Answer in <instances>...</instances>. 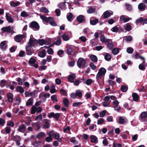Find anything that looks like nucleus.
<instances>
[{
	"label": "nucleus",
	"mask_w": 147,
	"mask_h": 147,
	"mask_svg": "<svg viewBox=\"0 0 147 147\" xmlns=\"http://www.w3.org/2000/svg\"><path fill=\"white\" fill-rule=\"evenodd\" d=\"M40 17L44 22L47 23L49 22L51 25L54 26H56L57 25L54 20L52 18L49 17L48 18L42 15L40 16Z\"/></svg>",
	"instance_id": "nucleus-1"
},
{
	"label": "nucleus",
	"mask_w": 147,
	"mask_h": 147,
	"mask_svg": "<svg viewBox=\"0 0 147 147\" xmlns=\"http://www.w3.org/2000/svg\"><path fill=\"white\" fill-rule=\"evenodd\" d=\"M106 72V69L103 67H101L99 69L98 72L96 76L97 82H98L99 80L102 78V76L105 75Z\"/></svg>",
	"instance_id": "nucleus-2"
},
{
	"label": "nucleus",
	"mask_w": 147,
	"mask_h": 147,
	"mask_svg": "<svg viewBox=\"0 0 147 147\" xmlns=\"http://www.w3.org/2000/svg\"><path fill=\"white\" fill-rule=\"evenodd\" d=\"M86 61L84 58H79L77 62V65L80 68H83L86 67Z\"/></svg>",
	"instance_id": "nucleus-3"
},
{
	"label": "nucleus",
	"mask_w": 147,
	"mask_h": 147,
	"mask_svg": "<svg viewBox=\"0 0 147 147\" xmlns=\"http://www.w3.org/2000/svg\"><path fill=\"white\" fill-rule=\"evenodd\" d=\"M42 110V109L40 107H36L34 106H33L32 107L31 113L32 114H34L36 112L37 113H40Z\"/></svg>",
	"instance_id": "nucleus-4"
},
{
	"label": "nucleus",
	"mask_w": 147,
	"mask_h": 147,
	"mask_svg": "<svg viewBox=\"0 0 147 147\" xmlns=\"http://www.w3.org/2000/svg\"><path fill=\"white\" fill-rule=\"evenodd\" d=\"M25 49L26 54L28 55H31L34 52L32 47L26 45Z\"/></svg>",
	"instance_id": "nucleus-5"
},
{
	"label": "nucleus",
	"mask_w": 147,
	"mask_h": 147,
	"mask_svg": "<svg viewBox=\"0 0 147 147\" xmlns=\"http://www.w3.org/2000/svg\"><path fill=\"white\" fill-rule=\"evenodd\" d=\"M29 26L31 28H34L37 30L40 29V26L38 24L36 21H33L31 22Z\"/></svg>",
	"instance_id": "nucleus-6"
},
{
	"label": "nucleus",
	"mask_w": 147,
	"mask_h": 147,
	"mask_svg": "<svg viewBox=\"0 0 147 147\" xmlns=\"http://www.w3.org/2000/svg\"><path fill=\"white\" fill-rule=\"evenodd\" d=\"M38 43V41L37 40L30 38L27 45L33 47L35 46Z\"/></svg>",
	"instance_id": "nucleus-7"
},
{
	"label": "nucleus",
	"mask_w": 147,
	"mask_h": 147,
	"mask_svg": "<svg viewBox=\"0 0 147 147\" xmlns=\"http://www.w3.org/2000/svg\"><path fill=\"white\" fill-rule=\"evenodd\" d=\"M1 30L3 32L11 33L12 34H13L14 32L13 30L11 29L10 26L3 27L1 29Z\"/></svg>",
	"instance_id": "nucleus-8"
},
{
	"label": "nucleus",
	"mask_w": 147,
	"mask_h": 147,
	"mask_svg": "<svg viewBox=\"0 0 147 147\" xmlns=\"http://www.w3.org/2000/svg\"><path fill=\"white\" fill-rule=\"evenodd\" d=\"M135 22L136 24L140 23L141 24L143 25L144 24H147V18H144L141 17L136 20Z\"/></svg>",
	"instance_id": "nucleus-9"
},
{
	"label": "nucleus",
	"mask_w": 147,
	"mask_h": 147,
	"mask_svg": "<svg viewBox=\"0 0 147 147\" xmlns=\"http://www.w3.org/2000/svg\"><path fill=\"white\" fill-rule=\"evenodd\" d=\"M60 113H57L55 114L53 112L51 113L48 115V117L51 118V117H53L55 118L56 121H58L59 119V118L60 117Z\"/></svg>",
	"instance_id": "nucleus-10"
},
{
	"label": "nucleus",
	"mask_w": 147,
	"mask_h": 147,
	"mask_svg": "<svg viewBox=\"0 0 147 147\" xmlns=\"http://www.w3.org/2000/svg\"><path fill=\"white\" fill-rule=\"evenodd\" d=\"M24 37L25 36L24 35L19 34L15 36L14 39L16 42H20Z\"/></svg>",
	"instance_id": "nucleus-11"
},
{
	"label": "nucleus",
	"mask_w": 147,
	"mask_h": 147,
	"mask_svg": "<svg viewBox=\"0 0 147 147\" xmlns=\"http://www.w3.org/2000/svg\"><path fill=\"white\" fill-rule=\"evenodd\" d=\"M76 20L80 23L85 22H86L85 17L82 15H80L77 17Z\"/></svg>",
	"instance_id": "nucleus-12"
},
{
	"label": "nucleus",
	"mask_w": 147,
	"mask_h": 147,
	"mask_svg": "<svg viewBox=\"0 0 147 147\" xmlns=\"http://www.w3.org/2000/svg\"><path fill=\"white\" fill-rule=\"evenodd\" d=\"M140 119L143 121H147V113L146 112H143L142 113L140 114Z\"/></svg>",
	"instance_id": "nucleus-13"
},
{
	"label": "nucleus",
	"mask_w": 147,
	"mask_h": 147,
	"mask_svg": "<svg viewBox=\"0 0 147 147\" xmlns=\"http://www.w3.org/2000/svg\"><path fill=\"white\" fill-rule=\"evenodd\" d=\"M7 96L9 102H13V95L10 92H8L7 94Z\"/></svg>",
	"instance_id": "nucleus-14"
},
{
	"label": "nucleus",
	"mask_w": 147,
	"mask_h": 147,
	"mask_svg": "<svg viewBox=\"0 0 147 147\" xmlns=\"http://www.w3.org/2000/svg\"><path fill=\"white\" fill-rule=\"evenodd\" d=\"M26 127L24 124H22L20 126L18 129V130L19 131L24 133L26 130Z\"/></svg>",
	"instance_id": "nucleus-15"
},
{
	"label": "nucleus",
	"mask_w": 147,
	"mask_h": 147,
	"mask_svg": "<svg viewBox=\"0 0 147 147\" xmlns=\"http://www.w3.org/2000/svg\"><path fill=\"white\" fill-rule=\"evenodd\" d=\"M6 41H4L1 42L0 44V48L3 51L5 50L7 48V45H5Z\"/></svg>",
	"instance_id": "nucleus-16"
},
{
	"label": "nucleus",
	"mask_w": 147,
	"mask_h": 147,
	"mask_svg": "<svg viewBox=\"0 0 147 147\" xmlns=\"http://www.w3.org/2000/svg\"><path fill=\"white\" fill-rule=\"evenodd\" d=\"M5 17L9 23H13V20L11 17V15L9 13H6Z\"/></svg>",
	"instance_id": "nucleus-17"
},
{
	"label": "nucleus",
	"mask_w": 147,
	"mask_h": 147,
	"mask_svg": "<svg viewBox=\"0 0 147 147\" xmlns=\"http://www.w3.org/2000/svg\"><path fill=\"white\" fill-rule=\"evenodd\" d=\"M113 14V13L110 12L108 11H106L103 13V18L105 19L110 17L111 15Z\"/></svg>",
	"instance_id": "nucleus-18"
},
{
	"label": "nucleus",
	"mask_w": 147,
	"mask_h": 147,
	"mask_svg": "<svg viewBox=\"0 0 147 147\" xmlns=\"http://www.w3.org/2000/svg\"><path fill=\"white\" fill-rule=\"evenodd\" d=\"M46 50L45 49H43L38 53V55L40 57L43 58L46 56Z\"/></svg>",
	"instance_id": "nucleus-19"
},
{
	"label": "nucleus",
	"mask_w": 147,
	"mask_h": 147,
	"mask_svg": "<svg viewBox=\"0 0 147 147\" xmlns=\"http://www.w3.org/2000/svg\"><path fill=\"white\" fill-rule=\"evenodd\" d=\"M146 7V5L144 3H141L138 5V8L140 10H145Z\"/></svg>",
	"instance_id": "nucleus-20"
},
{
	"label": "nucleus",
	"mask_w": 147,
	"mask_h": 147,
	"mask_svg": "<svg viewBox=\"0 0 147 147\" xmlns=\"http://www.w3.org/2000/svg\"><path fill=\"white\" fill-rule=\"evenodd\" d=\"M32 125L36 130H38L40 128V124L37 122L33 123Z\"/></svg>",
	"instance_id": "nucleus-21"
},
{
	"label": "nucleus",
	"mask_w": 147,
	"mask_h": 147,
	"mask_svg": "<svg viewBox=\"0 0 147 147\" xmlns=\"http://www.w3.org/2000/svg\"><path fill=\"white\" fill-rule=\"evenodd\" d=\"M76 77V75L75 74H73L72 75L69 76L68 79V80L71 82H73L74 78Z\"/></svg>",
	"instance_id": "nucleus-22"
},
{
	"label": "nucleus",
	"mask_w": 147,
	"mask_h": 147,
	"mask_svg": "<svg viewBox=\"0 0 147 147\" xmlns=\"http://www.w3.org/2000/svg\"><path fill=\"white\" fill-rule=\"evenodd\" d=\"M44 121H45V124L43 125V127L46 129L49 128L50 127V124L48 122L49 120L47 119H44Z\"/></svg>",
	"instance_id": "nucleus-23"
},
{
	"label": "nucleus",
	"mask_w": 147,
	"mask_h": 147,
	"mask_svg": "<svg viewBox=\"0 0 147 147\" xmlns=\"http://www.w3.org/2000/svg\"><path fill=\"white\" fill-rule=\"evenodd\" d=\"M73 16L72 13H67V18L68 21L71 22L73 19Z\"/></svg>",
	"instance_id": "nucleus-24"
},
{
	"label": "nucleus",
	"mask_w": 147,
	"mask_h": 147,
	"mask_svg": "<svg viewBox=\"0 0 147 147\" xmlns=\"http://www.w3.org/2000/svg\"><path fill=\"white\" fill-rule=\"evenodd\" d=\"M132 97L133 100L136 101H137L138 100L139 98V96L138 94L135 92H134L132 94Z\"/></svg>",
	"instance_id": "nucleus-25"
},
{
	"label": "nucleus",
	"mask_w": 147,
	"mask_h": 147,
	"mask_svg": "<svg viewBox=\"0 0 147 147\" xmlns=\"http://www.w3.org/2000/svg\"><path fill=\"white\" fill-rule=\"evenodd\" d=\"M63 104L64 106L67 107L69 106V100L67 98H64L63 101Z\"/></svg>",
	"instance_id": "nucleus-26"
},
{
	"label": "nucleus",
	"mask_w": 147,
	"mask_h": 147,
	"mask_svg": "<svg viewBox=\"0 0 147 147\" xmlns=\"http://www.w3.org/2000/svg\"><path fill=\"white\" fill-rule=\"evenodd\" d=\"M124 28L125 30L127 31H129L132 29L131 25L129 23H127L124 26Z\"/></svg>",
	"instance_id": "nucleus-27"
},
{
	"label": "nucleus",
	"mask_w": 147,
	"mask_h": 147,
	"mask_svg": "<svg viewBox=\"0 0 147 147\" xmlns=\"http://www.w3.org/2000/svg\"><path fill=\"white\" fill-rule=\"evenodd\" d=\"M46 136L45 134L43 132H40L36 136V137L38 139H40Z\"/></svg>",
	"instance_id": "nucleus-28"
},
{
	"label": "nucleus",
	"mask_w": 147,
	"mask_h": 147,
	"mask_svg": "<svg viewBox=\"0 0 147 147\" xmlns=\"http://www.w3.org/2000/svg\"><path fill=\"white\" fill-rule=\"evenodd\" d=\"M90 58L91 60L94 62H97L98 61V58L97 57L94 55H91L90 57Z\"/></svg>",
	"instance_id": "nucleus-29"
},
{
	"label": "nucleus",
	"mask_w": 147,
	"mask_h": 147,
	"mask_svg": "<svg viewBox=\"0 0 147 147\" xmlns=\"http://www.w3.org/2000/svg\"><path fill=\"white\" fill-rule=\"evenodd\" d=\"M90 138L91 142L96 143L98 141L97 138L94 135H91Z\"/></svg>",
	"instance_id": "nucleus-30"
},
{
	"label": "nucleus",
	"mask_w": 147,
	"mask_h": 147,
	"mask_svg": "<svg viewBox=\"0 0 147 147\" xmlns=\"http://www.w3.org/2000/svg\"><path fill=\"white\" fill-rule=\"evenodd\" d=\"M16 91L17 92H19L21 93H23L24 92V90L22 86H18L16 88Z\"/></svg>",
	"instance_id": "nucleus-31"
},
{
	"label": "nucleus",
	"mask_w": 147,
	"mask_h": 147,
	"mask_svg": "<svg viewBox=\"0 0 147 147\" xmlns=\"http://www.w3.org/2000/svg\"><path fill=\"white\" fill-rule=\"evenodd\" d=\"M58 7L61 9H65L66 8V5H64L62 2L59 3L58 5Z\"/></svg>",
	"instance_id": "nucleus-32"
},
{
	"label": "nucleus",
	"mask_w": 147,
	"mask_h": 147,
	"mask_svg": "<svg viewBox=\"0 0 147 147\" xmlns=\"http://www.w3.org/2000/svg\"><path fill=\"white\" fill-rule=\"evenodd\" d=\"M36 60L32 58H31L29 60L28 63L30 65V66H33V65H34L36 62Z\"/></svg>",
	"instance_id": "nucleus-33"
},
{
	"label": "nucleus",
	"mask_w": 147,
	"mask_h": 147,
	"mask_svg": "<svg viewBox=\"0 0 147 147\" xmlns=\"http://www.w3.org/2000/svg\"><path fill=\"white\" fill-rule=\"evenodd\" d=\"M125 123V119L123 118L122 117L120 116L119 119V123L120 124H124Z\"/></svg>",
	"instance_id": "nucleus-34"
},
{
	"label": "nucleus",
	"mask_w": 147,
	"mask_h": 147,
	"mask_svg": "<svg viewBox=\"0 0 147 147\" xmlns=\"http://www.w3.org/2000/svg\"><path fill=\"white\" fill-rule=\"evenodd\" d=\"M67 52L68 55H71L73 53V49L71 47H69L67 49Z\"/></svg>",
	"instance_id": "nucleus-35"
},
{
	"label": "nucleus",
	"mask_w": 147,
	"mask_h": 147,
	"mask_svg": "<svg viewBox=\"0 0 147 147\" xmlns=\"http://www.w3.org/2000/svg\"><path fill=\"white\" fill-rule=\"evenodd\" d=\"M76 96H78L79 98L82 97V94L80 90H78L76 91Z\"/></svg>",
	"instance_id": "nucleus-36"
},
{
	"label": "nucleus",
	"mask_w": 147,
	"mask_h": 147,
	"mask_svg": "<svg viewBox=\"0 0 147 147\" xmlns=\"http://www.w3.org/2000/svg\"><path fill=\"white\" fill-rule=\"evenodd\" d=\"M20 3V2L19 1L15 3L13 1H11L10 3V5L12 7H16L18 6Z\"/></svg>",
	"instance_id": "nucleus-37"
},
{
	"label": "nucleus",
	"mask_w": 147,
	"mask_h": 147,
	"mask_svg": "<svg viewBox=\"0 0 147 147\" xmlns=\"http://www.w3.org/2000/svg\"><path fill=\"white\" fill-rule=\"evenodd\" d=\"M7 81L6 80H1L0 83V85L1 87H4L7 84Z\"/></svg>",
	"instance_id": "nucleus-38"
},
{
	"label": "nucleus",
	"mask_w": 147,
	"mask_h": 147,
	"mask_svg": "<svg viewBox=\"0 0 147 147\" xmlns=\"http://www.w3.org/2000/svg\"><path fill=\"white\" fill-rule=\"evenodd\" d=\"M120 18L121 21H124L125 22H128L129 20V18H126L123 15L121 16Z\"/></svg>",
	"instance_id": "nucleus-39"
},
{
	"label": "nucleus",
	"mask_w": 147,
	"mask_h": 147,
	"mask_svg": "<svg viewBox=\"0 0 147 147\" xmlns=\"http://www.w3.org/2000/svg\"><path fill=\"white\" fill-rule=\"evenodd\" d=\"M128 88L127 86L123 85L121 86L120 90L121 91L123 92H126Z\"/></svg>",
	"instance_id": "nucleus-40"
},
{
	"label": "nucleus",
	"mask_w": 147,
	"mask_h": 147,
	"mask_svg": "<svg viewBox=\"0 0 147 147\" xmlns=\"http://www.w3.org/2000/svg\"><path fill=\"white\" fill-rule=\"evenodd\" d=\"M119 52V49L117 48H113L112 50V53L114 55H116Z\"/></svg>",
	"instance_id": "nucleus-41"
},
{
	"label": "nucleus",
	"mask_w": 147,
	"mask_h": 147,
	"mask_svg": "<svg viewBox=\"0 0 147 147\" xmlns=\"http://www.w3.org/2000/svg\"><path fill=\"white\" fill-rule=\"evenodd\" d=\"M111 55L109 53H107L105 56V59L107 61H109L111 59Z\"/></svg>",
	"instance_id": "nucleus-42"
},
{
	"label": "nucleus",
	"mask_w": 147,
	"mask_h": 147,
	"mask_svg": "<svg viewBox=\"0 0 147 147\" xmlns=\"http://www.w3.org/2000/svg\"><path fill=\"white\" fill-rule=\"evenodd\" d=\"M40 11L41 12L45 13H47L49 12L48 10L46 7H43L40 8Z\"/></svg>",
	"instance_id": "nucleus-43"
},
{
	"label": "nucleus",
	"mask_w": 147,
	"mask_h": 147,
	"mask_svg": "<svg viewBox=\"0 0 147 147\" xmlns=\"http://www.w3.org/2000/svg\"><path fill=\"white\" fill-rule=\"evenodd\" d=\"M33 99L31 98H29L26 103V106L31 105L33 104Z\"/></svg>",
	"instance_id": "nucleus-44"
},
{
	"label": "nucleus",
	"mask_w": 147,
	"mask_h": 147,
	"mask_svg": "<svg viewBox=\"0 0 147 147\" xmlns=\"http://www.w3.org/2000/svg\"><path fill=\"white\" fill-rule=\"evenodd\" d=\"M98 19L96 18L95 20H90V22L91 24L94 25H96L97 23H98Z\"/></svg>",
	"instance_id": "nucleus-45"
},
{
	"label": "nucleus",
	"mask_w": 147,
	"mask_h": 147,
	"mask_svg": "<svg viewBox=\"0 0 147 147\" xmlns=\"http://www.w3.org/2000/svg\"><path fill=\"white\" fill-rule=\"evenodd\" d=\"M21 16L23 17H26L29 16V14L25 11H23L21 13Z\"/></svg>",
	"instance_id": "nucleus-46"
},
{
	"label": "nucleus",
	"mask_w": 147,
	"mask_h": 147,
	"mask_svg": "<svg viewBox=\"0 0 147 147\" xmlns=\"http://www.w3.org/2000/svg\"><path fill=\"white\" fill-rule=\"evenodd\" d=\"M92 80L89 79L87 80L85 82H84V83L88 85H90L92 83Z\"/></svg>",
	"instance_id": "nucleus-47"
},
{
	"label": "nucleus",
	"mask_w": 147,
	"mask_h": 147,
	"mask_svg": "<svg viewBox=\"0 0 147 147\" xmlns=\"http://www.w3.org/2000/svg\"><path fill=\"white\" fill-rule=\"evenodd\" d=\"M108 44L107 45V47L109 49L111 50L113 48V45L111 42H110L109 43H108Z\"/></svg>",
	"instance_id": "nucleus-48"
},
{
	"label": "nucleus",
	"mask_w": 147,
	"mask_h": 147,
	"mask_svg": "<svg viewBox=\"0 0 147 147\" xmlns=\"http://www.w3.org/2000/svg\"><path fill=\"white\" fill-rule=\"evenodd\" d=\"M111 30L113 32H117L119 31V28L117 27V26L113 27L111 29Z\"/></svg>",
	"instance_id": "nucleus-49"
},
{
	"label": "nucleus",
	"mask_w": 147,
	"mask_h": 147,
	"mask_svg": "<svg viewBox=\"0 0 147 147\" xmlns=\"http://www.w3.org/2000/svg\"><path fill=\"white\" fill-rule=\"evenodd\" d=\"M126 51L128 53L131 54L134 51V49L131 47H129L127 48Z\"/></svg>",
	"instance_id": "nucleus-50"
},
{
	"label": "nucleus",
	"mask_w": 147,
	"mask_h": 147,
	"mask_svg": "<svg viewBox=\"0 0 147 147\" xmlns=\"http://www.w3.org/2000/svg\"><path fill=\"white\" fill-rule=\"evenodd\" d=\"M95 11V9L92 7H90L88 10H87V12L88 13H93Z\"/></svg>",
	"instance_id": "nucleus-51"
},
{
	"label": "nucleus",
	"mask_w": 147,
	"mask_h": 147,
	"mask_svg": "<svg viewBox=\"0 0 147 147\" xmlns=\"http://www.w3.org/2000/svg\"><path fill=\"white\" fill-rule=\"evenodd\" d=\"M125 6L127 8V9L128 11H131L132 9V6L130 4L126 3L125 4Z\"/></svg>",
	"instance_id": "nucleus-52"
},
{
	"label": "nucleus",
	"mask_w": 147,
	"mask_h": 147,
	"mask_svg": "<svg viewBox=\"0 0 147 147\" xmlns=\"http://www.w3.org/2000/svg\"><path fill=\"white\" fill-rule=\"evenodd\" d=\"M40 143V142L39 141H35L33 144V146L35 147H39V144Z\"/></svg>",
	"instance_id": "nucleus-53"
},
{
	"label": "nucleus",
	"mask_w": 147,
	"mask_h": 147,
	"mask_svg": "<svg viewBox=\"0 0 147 147\" xmlns=\"http://www.w3.org/2000/svg\"><path fill=\"white\" fill-rule=\"evenodd\" d=\"M139 68L141 70H144L145 68L144 65L142 64H140L139 65Z\"/></svg>",
	"instance_id": "nucleus-54"
},
{
	"label": "nucleus",
	"mask_w": 147,
	"mask_h": 147,
	"mask_svg": "<svg viewBox=\"0 0 147 147\" xmlns=\"http://www.w3.org/2000/svg\"><path fill=\"white\" fill-rule=\"evenodd\" d=\"M62 38L63 40L65 41H67L69 40L68 35H66L64 34L62 36Z\"/></svg>",
	"instance_id": "nucleus-55"
},
{
	"label": "nucleus",
	"mask_w": 147,
	"mask_h": 147,
	"mask_svg": "<svg viewBox=\"0 0 147 147\" xmlns=\"http://www.w3.org/2000/svg\"><path fill=\"white\" fill-rule=\"evenodd\" d=\"M38 43L40 45H42L45 43V40L43 39H39Z\"/></svg>",
	"instance_id": "nucleus-56"
},
{
	"label": "nucleus",
	"mask_w": 147,
	"mask_h": 147,
	"mask_svg": "<svg viewBox=\"0 0 147 147\" xmlns=\"http://www.w3.org/2000/svg\"><path fill=\"white\" fill-rule=\"evenodd\" d=\"M81 102H74L72 104V106L74 107H78L82 104Z\"/></svg>",
	"instance_id": "nucleus-57"
},
{
	"label": "nucleus",
	"mask_w": 147,
	"mask_h": 147,
	"mask_svg": "<svg viewBox=\"0 0 147 147\" xmlns=\"http://www.w3.org/2000/svg\"><path fill=\"white\" fill-rule=\"evenodd\" d=\"M47 51L49 54L53 55V49L51 48H49L48 49Z\"/></svg>",
	"instance_id": "nucleus-58"
},
{
	"label": "nucleus",
	"mask_w": 147,
	"mask_h": 147,
	"mask_svg": "<svg viewBox=\"0 0 147 147\" xmlns=\"http://www.w3.org/2000/svg\"><path fill=\"white\" fill-rule=\"evenodd\" d=\"M106 113V110H103L100 113V117H104Z\"/></svg>",
	"instance_id": "nucleus-59"
},
{
	"label": "nucleus",
	"mask_w": 147,
	"mask_h": 147,
	"mask_svg": "<svg viewBox=\"0 0 147 147\" xmlns=\"http://www.w3.org/2000/svg\"><path fill=\"white\" fill-rule=\"evenodd\" d=\"M60 93L63 96H66V94L67 93V92L66 91L63 89H61L60 90Z\"/></svg>",
	"instance_id": "nucleus-60"
},
{
	"label": "nucleus",
	"mask_w": 147,
	"mask_h": 147,
	"mask_svg": "<svg viewBox=\"0 0 147 147\" xmlns=\"http://www.w3.org/2000/svg\"><path fill=\"white\" fill-rule=\"evenodd\" d=\"M90 66L93 70H95L96 68V65H94V63L92 62L90 63Z\"/></svg>",
	"instance_id": "nucleus-61"
},
{
	"label": "nucleus",
	"mask_w": 147,
	"mask_h": 147,
	"mask_svg": "<svg viewBox=\"0 0 147 147\" xmlns=\"http://www.w3.org/2000/svg\"><path fill=\"white\" fill-rule=\"evenodd\" d=\"M5 123V120L3 118H0V125L3 126Z\"/></svg>",
	"instance_id": "nucleus-62"
},
{
	"label": "nucleus",
	"mask_w": 147,
	"mask_h": 147,
	"mask_svg": "<svg viewBox=\"0 0 147 147\" xmlns=\"http://www.w3.org/2000/svg\"><path fill=\"white\" fill-rule=\"evenodd\" d=\"M11 131V129L10 127H6L5 128V132L7 134H9Z\"/></svg>",
	"instance_id": "nucleus-63"
},
{
	"label": "nucleus",
	"mask_w": 147,
	"mask_h": 147,
	"mask_svg": "<svg viewBox=\"0 0 147 147\" xmlns=\"http://www.w3.org/2000/svg\"><path fill=\"white\" fill-rule=\"evenodd\" d=\"M7 126H10L12 127H13L14 126V124L13 121H10L7 123Z\"/></svg>",
	"instance_id": "nucleus-64"
}]
</instances>
